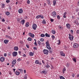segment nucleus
<instances>
[{
  "label": "nucleus",
  "instance_id": "obj_1",
  "mask_svg": "<svg viewBox=\"0 0 79 79\" xmlns=\"http://www.w3.org/2000/svg\"><path fill=\"white\" fill-rule=\"evenodd\" d=\"M46 48L48 50H51V47L50 46V44L48 41L46 42Z\"/></svg>",
  "mask_w": 79,
  "mask_h": 79
},
{
  "label": "nucleus",
  "instance_id": "obj_2",
  "mask_svg": "<svg viewBox=\"0 0 79 79\" xmlns=\"http://www.w3.org/2000/svg\"><path fill=\"white\" fill-rule=\"evenodd\" d=\"M43 52L44 55H48V51L47 49H44L43 50Z\"/></svg>",
  "mask_w": 79,
  "mask_h": 79
},
{
  "label": "nucleus",
  "instance_id": "obj_3",
  "mask_svg": "<svg viewBox=\"0 0 79 79\" xmlns=\"http://www.w3.org/2000/svg\"><path fill=\"white\" fill-rule=\"evenodd\" d=\"M51 16L54 18H56V12L55 11H53L52 12L51 14Z\"/></svg>",
  "mask_w": 79,
  "mask_h": 79
},
{
  "label": "nucleus",
  "instance_id": "obj_4",
  "mask_svg": "<svg viewBox=\"0 0 79 79\" xmlns=\"http://www.w3.org/2000/svg\"><path fill=\"white\" fill-rule=\"evenodd\" d=\"M69 38L70 40H73V39L74 38V37L73 36L71 35L70 34H69Z\"/></svg>",
  "mask_w": 79,
  "mask_h": 79
},
{
  "label": "nucleus",
  "instance_id": "obj_5",
  "mask_svg": "<svg viewBox=\"0 0 79 79\" xmlns=\"http://www.w3.org/2000/svg\"><path fill=\"white\" fill-rule=\"evenodd\" d=\"M37 25L35 24H34L32 25V28L34 30H36V28H37Z\"/></svg>",
  "mask_w": 79,
  "mask_h": 79
},
{
  "label": "nucleus",
  "instance_id": "obj_6",
  "mask_svg": "<svg viewBox=\"0 0 79 79\" xmlns=\"http://www.w3.org/2000/svg\"><path fill=\"white\" fill-rule=\"evenodd\" d=\"M28 35H29V36H31V37H32V38H34L35 36L34 34L31 32H30L28 33Z\"/></svg>",
  "mask_w": 79,
  "mask_h": 79
},
{
  "label": "nucleus",
  "instance_id": "obj_7",
  "mask_svg": "<svg viewBox=\"0 0 79 79\" xmlns=\"http://www.w3.org/2000/svg\"><path fill=\"white\" fill-rule=\"evenodd\" d=\"M73 47L74 48H77V47H79V44H77V43H75L74 44H73Z\"/></svg>",
  "mask_w": 79,
  "mask_h": 79
},
{
  "label": "nucleus",
  "instance_id": "obj_8",
  "mask_svg": "<svg viewBox=\"0 0 79 79\" xmlns=\"http://www.w3.org/2000/svg\"><path fill=\"white\" fill-rule=\"evenodd\" d=\"M35 63L36 64H40V65H41V64H42V63L39 62V61L37 60H35Z\"/></svg>",
  "mask_w": 79,
  "mask_h": 79
},
{
  "label": "nucleus",
  "instance_id": "obj_9",
  "mask_svg": "<svg viewBox=\"0 0 79 79\" xmlns=\"http://www.w3.org/2000/svg\"><path fill=\"white\" fill-rule=\"evenodd\" d=\"M19 13L20 14H21V13H23V9H20L18 10Z\"/></svg>",
  "mask_w": 79,
  "mask_h": 79
},
{
  "label": "nucleus",
  "instance_id": "obj_10",
  "mask_svg": "<svg viewBox=\"0 0 79 79\" xmlns=\"http://www.w3.org/2000/svg\"><path fill=\"white\" fill-rule=\"evenodd\" d=\"M66 26H67V29H70L71 28V25L69 23H67L66 24Z\"/></svg>",
  "mask_w": 79,
  "mask_h": 79
},
{
  "label": "nucleus",
  "instance_id": "obj_11",
  "mask_svg": "<svg viewBox=\"0 0 79 79\" xmlns=\"http://www.w3.org/2000/svg\"><path fill=\"white\" fill-rule=\"evenodd\" d=\"M17 55H18V52H15L13 53L12 55L13 56H16Z\"/></svg>",
  "mask_w": 79,
  "mask_h": 79
},
{
  "label": "nucleus",
  "instance_id": "obj_12",
  "mask_svg": "<svg viewBox=\"0 0 79 79\" xmlns=\"http://www.w3.org/2000/svg\"><path fill=\"white\" fill-rule=\"evenodd\" d=\"M0 60L2 62H3L5 60V58L3 57H2L0 58Z\"/></svg>",
  "mask_w": 79,
  "mask_h": 79
},
{
  "label": "nucleus",
  "instance_id": "obj_13",
  "mask_svg": "<svg viewBox=\"0 0 79 79\" xmlns=\"http://www.w3.org/2000/svg\"><path fill=\"white\" fill-rule=\"evenodd\" d=\"M20 23H22V25H24V24L25 23V20L24 19H23L22 20Z\"/></svg>",
  "mask_w": 79,
  "mask_h": 79
},
{
  "label": "nucleus",
  "instance_id": "obj_14",
  "mask_svg": "<svg viewBox=\"0 0 79 79\" xmlns=\"http://www.w3.org/2000/svg\"><path fill=\"white\" fill-rule=\"evenodd\" d=\"M46 65H44V66L46 67V68H49L50 67V65L48 64V63H47Z\"/></svg>",
  "mask_w": 79,
  "mask_h": 79
},
{
  "label": "nucleus",
  "instance_id": "obj_15",
  "mask_svg": "<svg viewBox=\"0 0 79 79\" xmlns=\"http://www.w3.org/2000/svg\"><path fill=\"white\" fill-rule=\"evenodd\" d=\"M60 54L61 56H65V54L63 53V52L62 51H60Z\"/></svg>",
  "mask_w": 79,
  "mask_h": 79
},
{
  "label": "nucleus",
  "instance_id": "obj_16",
  "mask_svg": "<svg viewBox=\"0 0 79 79\" xmlns=\"http://www.w3.org/2000/svg\"><path fill=\"white\" fill-rule=\"evenodd\" d=\"M8 42H9V40H5L4 41V43H5L6 44H7L8 43Z\"/></svg>",
  "mask_w": 79,
  "mask_h": 79
},
{
  "label": "nucleus",
  "instance_id": "obj_17",
  "mask_svg": "<svg viewBox=\"0 0 79 79\" xmlns=\"http://www.w3.org/2000/svg\"><path fill=\"white\" fill-rule=\"evenodd\" d=\"M16 63V60H14L12 62V64H15Z\"/></svg>",
  "mask_w": 79,
  "mask_h": 79
},
{
  "label": "nucleus",
  "instance_id": "obj_18",
  "mask_svg": "<svg viewBox=\"0 0 79 79\" xmlns=\"http://www.w3.org/2000/svg\"><path fill=\"white\" fill-rule=\"evenodd\" d=\"M26 27H29V22H27L25 24Z\"/></svg>",
  "mask_w": 79,
  "mask_h": 79
},
{
  "label": "nucleus",
  "instance_id": "obj_19",
  "mask_svg": "<svg viewBox=\"0 0 79 79\" xmlns=\"http://www.w3.org/2000/svg\"><path fill=\"white\" fill-rule=\"evenodd\" d=\"M15 73L16 75H17V76H18V75H19V74H20V73H19V72H18V71H16L15 72Z\"/></svg>",
  "mask_w": 79,
  "mask_h": 79
},
{
  "label": "nucleus",
  "instance_id": "obj_20",
  "mask_svg": "<svg viewBox=\"0 0 79 79\" xmlns=\"http://www.w3.org/2000/svg\"><path fill=\"white\" fill-rule=\"evenodd\" d=\"M45 35L46 36V37H50V34H48L47 33H46L45 34Z\"/></svg>",
  "mask_w": 79,
  "mask_h": 79
},
{
  "label": "nucleus",
  "instance_id": "obj_21",
  "mask_svg": "<svg viewBox=\"0 0 79 79\" xmlns=\"http://www.w3.org/2000/svg\"><path fill=\"white\" fill-rule=\"evenodd\" d=\"M5 14L6 15H7V16H9V15H10V12H9L6 11V12L5 13Z\"/></svg>",
  "mask_w": 79,
  "mask_h": 79
},
{
  "label": "nucleus",
  "instance_id": "obj_22",
  "mask_svg": "<svg viewBox=\"0 0 79 79\" xmlns=\"http://www.w3.org/2000/svg\"><path fill=\"white\" fill-rule=\"evenodd\" d=\"M53 5L54 6H55L56 5V1L54 0L53 1Z\"/></svg>",
  "mask_w": 79,
  "mask_h": 79
},
{
  "label": "nucleus",
  "instance_id": "obj_23",
  "mask_svg": "<svg viewBox=\"0 0 79 79\" xmlns=\"http://www.w3.org/2000/svg\"><path fill=\"white\" fill-rule=\"evenodd\" d=\"M6 37L8 38V39H10V40H11V39H12V38H11V37H10V36H9L8 35H6Z\"/></svg>",
  "mask_w": 79,
  "mask_h": 79
},
{
  "label": "nucleus",
  "instance_id": "obj_24",
  "mask_svg": "<svg viewBox=\"0 0 79 79\" xmlns=\"http://www.w3.org/2000/svg\"><path fill=\"white\" fill-rule=\"evenodd\" d=\"M29 54L30 56H33L34 55V53L32 52H30Z\"/></svg>",
  "mask_w": 79,
  "mask_h": 79
},
{
  "label": "nucleus",
  "instance_id": "obj_25",
  "mask_svg": "<svg viewBox=\"0 0 79 79\" xmlns=\"http://www.w3.org/2000/svg\"><path fill=\"white\" fill-rule=\"evenodd\" d=\"M14 50H16L17 51V50H18V48L16 46H15L14 47Z\"/></svg>",
  "mask_w": 79,
  "mask_h": 79
},
{
  "label": "nucleus",
  "instance_id": "obj_26",
  "mask_svg": "<svg viewBox=\"0 0 79 79\" xmlns=\"http://www.w3.org/2000/svg\"><path fill=\"white\" fill-rule=\"evenodd\" d=\"M46 1H47V3L48 5H51V3H50V0H46Z\"/></svg>",
  "mask_w": 79,
  "mask_h": 79
},
{
  "label": "nucleus",
  "instance_id": "obj_27",
  "mask_svg": "<svg viewBox=\"0 0 79 79\" xmlns=\"http://www.w3.org/2000/svg\"><path fill=\"white\" fill-rule=\"evenodd\" d=\"M2 8H5V5L4 4H2Z\"/></svg>",
  "mask_w": 79,
  "mask_h": 79
},
{
  "label": "nucleus",
  "instance_id": "obj_28",
  "mask_svg": "<svg viewBox=\"0 0 79 79\" xmlns=\"http://www.w3.org/2000/svg\"><path fill=\"white\" fill-rule=\"evenodd\" d=\"M40 36L41 37H44L45 36V35H44V34H43L40 35Z\"/></svg>",
  "mask_w": 79,
  "mask_h": 79
},
{
  "label": "nucleus",
  "instance_id": "obj_29",
  "mask_svg": "<svg viewBox=\"0 0 79 79\" xmlns=\"http://www.w3.org/2000/svg\"><path fill=\"white\" fill-rule=\"evenodd\" d=\"M42 23L43 24H46V21H45V19H43V20L42 21Z\"/></svg>",
  "mask_w": 79,
  "mask_h": 79
},
{
  "label": "nucleus",
  "instance_id": "obj_30",
  "mask_svg": "<svg viewBox=\"0 0 79 79\" xmlns=\"http://www.w3.org/2000/svg\"><path fill=\"white\" fill-rule=\"evenodd\" d=\"M60 79H65V78L63 76H60L59 77Z\"/></svg>",
  "mask_w": 79,
  "mask_h": 79
},
{
  "label": "nucleus",
  "instance_id": "obj_31",
  "mask_svg": "<svg viewBox=\"0 0 79 79\" xmlns=\"http://www.w3.org/2000/svg\"><path fill=\"white\" fill-rule=\"evenodd\" d=\"M27 74H25V77H24V79H27Z\"/></svg>",
  "mask_w": 79,
  "mask_h": 79
},
{
  "label": "nucleus",
  "instance_id": "obj_32",
  "mask_svg": "<svg viewBox=\"0 0 79 79\" xmlns=\"http://www.w3.org/2000/svg\"><path fill=\"white\" fill-rule=\"evenodd\" d=\"M27 40H28V41H31L32 39H31L30 37H28L27 39Z\"/></svg>",
  "mask_w": 79,
  "mask_h": 79
},
{
  "label": "nucleus",
  "instance_id": "obj_33",
  "mask_svg": "<svg viewBox=\"0 0 79 79\" xmlns=\"http://www.w3.org/2000/svg\"><path fill=\"white\" fill-rule=\"evenodd\" d=\"M52 34H55V30H52Z\"/></svg>",
  "mask_w": 79,
  "mask_h": 79
},
{
  "label": "nucleus",
  "instance_id": "obj_34",
  "mask_svg": "<svg viewBox=\"0 0 79 79\" xmlns=\"http://www.w3.org/2000/svg\"><path fill=\"white\" fill-rule=\"evenodd\" d=\"M37 43H38V44H39V46H40V44H41V42H40V41L38 40L37 41Z\"/></svg>",
  "mask_w": 79,
  "mask_h": 79
},
{
  "label": "nucleus",
  "instance_id": "obj_35",
  "mask_svg": "<svg viewBox=\"0 0 79 79\" xmlns=\"http://www.w3.org/2000/svg\"><path fill=\"white\" fill-rule=\"evenodd\" d=\"M73 60L75 62V63H76V59L75 58H73Z\"/></svg>",
  "mask_w": 79,
  "mask_h": 79
},
{
  "label": "nucleus",
  "instance_id": "obj_36",
  "mask_svg": "<svg viewBox=\"0 0 79 79\" xmlns=\"http://www.w3.org/2000/svg\"><path fill=\"white\" fill-rule=\"evenodd\" d=\"M66 71V69L65 68H64L63 69V73H64V71Z\"/></svg>",
  "mask_w": 79,
  "mask_h": 79
},
{
  "label": "nucleus",
  "instance_id": "obj_37",
  "mask_svg": "<svg viewBox=\"0 0 79 79\" xmlns=\"http://www.w3.org/2000/svg\"><path fill=\"white\" fill-rule=\"evenodd\" d=\"M6 3H9L10 2V0H6Z\"/></svg>",
  "mask_w": 79,
  "mask_h": 79
},
{
  "label": "nucleus",
  "instance_id": "obj_38",
  "mask_svg": "<svg viewBox=\"0 0 79 79\" xmlns=\"http://www.w3.org/2000/svg\"><path fill=\"white\" fill-rule=\"evenodd\" d=\"M40 15H39L36 16V18L37 19H39V18H40Z\"/></svg>",
  "mask_w": 79,
  "mask_h": 79
},
{
  "label": "nucleus",
  "instance_id": "obj_39",
  "mask_svg": "<svg viewBox=\"0 0 79 79\" xmlns=\"http://www.w3.org/2000/svg\"><path fill=\"white\" fill-rule=\"evenodd\" d=\"M57 18L58 19H60V15H58L57 16Z\"/></svg>",
  "mask_w": 79,
  "mask_h": 79
},
{
  "label": "nucleus",
  "instance_id": "obj_40",
  "mask_svg": "<svg viewBox=\"0 0 79 79\" xmlns=\"http://www.w3.org/2000/svg\"><path fill=\"white\" fill-rule=\"evenodd\" d=\"M34 45L35 46H37L38 44H37V41H35V42L34 43Z\"/></svg>",
  "mask_w": 79,
  "mask_h": 79
},
{
  "label": "nucleus",
  "instance_id": "obj_41",
  "mask_svg": "<svg viewBox=\"0 0 79 79\" xmlns=\"http://www.w3.org/2000/svg\"><path fill=\"white\" fill-rule=\"evenodd\" d=\"M40 40L41 42H44V39L43 38H41L40 39Z\"/></svg>",
  "mask_w": 79,
  "mask_h": 79
},
{
  "label": "nucleus",
  "instance_id": "obj_42",
  "mask_svg": "<svg viewBox=\"0 0 79 79\" xmlns=\"http://www.w3.org/2000/svg\"><path fill=\"white\" fill-rule=\"evenodd\" d=\"M66 66L67 67V68H68L69 66V64L67 63V64Z\"/></svg>",
  "mask_w": 79,
  "mask_h": 79
},
{
  "label": "nucleus",
  "instance_id": "obj_43",
  "mask_svg": "<svg viewBox=\"0 0 79 79\" xmlns=\"http://www.w3.org/2000/svg\"><path fill=\"white\" fill-rule=\"evenodd\" d=\"M72 76L73 77H75V75H74V74L72 73Z\"/></svg>",
  "mask_w": 79,
  "mask_h": 79
},
{
  "label": "nucleus",
  "instance_id": "obj_44",
  "mask_svg": "<svg viewBox=\"0 0 79 79\" xmlns=\"http://www.w3.org/2000/svg\"><path fill=\"white\" fill-rule=\"evenodd\" d=\"M17 61H20L21 60V58H19L17 59Z\"/></svg>",
  "mask_w": 79,
  "mask_h": 79
},
{
  "label": "nucleus",
  "instance_id": "obj_45",
  "mask_svg": "<svg viewBox=\"0 0 79 79\" xmlns=\"http://www.w3.org/2000/svg\"><path fill=\"white\" fill-rule=\"evenodd\" d=\"M40 18H41V19H44V16L43 15H40Z\"/></svg>",
  "mask_w": 79,
  "mask_h": 79
},
{
  "label": "nucleus",
  "instance_id": "obj_46",
  "mask_svg": "<svg viewBox=\"0 0 79 79\" xmlns=\"http://www.w3.org/2000/svg\"><path fill=\"white\" fill-rule=\"evenodd\" d=\"M49 52L50 53L52 54V53H53V52H52V51H51V50H49Z\"/></svg>",
  "mask_w": 79,
  "mask_h": 79
},
{
  "label": "nucleus",
  "instance_id": "obj_47",
  "mask_svg": "<svg viewBox=\"0 0 79 79\" xmlns=\"http://www.w3.org/2000/svg\"><path fill=\"white\" fill-rule=\"evenodd\" d=\"M52 39H55V36L53 35H52Z\"/></svg>",
  "mask_w": 79,
  "mask_h": 79
},
{
  "label": "nucleus",
  "instance_id": "obj_48",
  "mask_svg": "<svg viewBox=\"0 0 79 79\" xmlns=\"http://www.w3.org/2000/svg\"><path fill=\"white\" fill-rule=\"evenodd\" d=\"M27 3H28V4H30V1H29V0H28V1H27Z\"/></svg>",
  "mask_w": 79,
  "mask_h": 79
},
{
  "label": "nucleus",
  "instance_id": "obj_49",
  "mask_svg": "<svg viewBox=\"0 0 79 79\" xmlns=\"http://www.w3.org/2000/svg\"><path fill=\"white\" fill-rule=\"evenodd\" d=\"M26 46L28 48H29V45L28 44H26Z\"/></svg>",
  "mask_w": 79,
  "mask_h": 79
},
{
  "label": "nucleus",
  "instance_id": "obj_50",
  "mask_svg": "<svg viewBox=\"0 0 79 79\" xmlns=\"http://www.w3.org/2000/svg\"><path fill=\"white\" fill-rule=\"evenodd\" d=\"M58 42L59 43H58V45L60 44V40H58Z\"/></svg>",
  "mask_w": 79,
  "mask_h": 79
},
{
  "label": "nucleus",
  "instance_id": "obj_51",
  "mask_svg": "<svg viewBox=\"0 0 79 79\" xmlns=\"http://www.w3.org/2000/svg\"><path fill=\"white\" fill-rule=\"evenodd\" d=\"M42 72L44 73V74H46V72L45 71H43Z\"/></svg>",
  "mask_w": 79,
  "mask_h": 79
},
{
  "label": "nucleus",
  "instance_id": "obj_52",
  "mask_svg": "<svg viewBox=\"0 0 79 79\" xmlns=\"http://www.w3.org/2000/svg\"><path fill=\"white\" fill-rule=\"evenodd\" d=\"M2 22H5V19H2Z\"/></svg>",
  "mask_w": 79,
  "mask_h": 79
},
{
  "label": "nucleus",
  "instance_id": "obj_53",
  "mask_svg": "<svg viewBox=\"0 0 79 79\" xmlns=\"http://www.w3.org/2000/svg\"><path fill=\"white\" fill-rule=\"evenodd\" d=\"M54 20H53V19H51V22H53Z\"/></svg>",
  "mask_w": 79,
  "mask_h": 79
},
{
  "label": "nucleus",
  "instance_id": "obj_54",
  "mask_svg": "<svg viewBox=\"0 0 79 79\" xmlns=\"http://www.w3.org/2000/svg\"><path fill=\"white\" fill-rule=\"evenodd\" d=\"M33 49H34V50H37V48H36V47H34L33 48Z\"/></svg>",
  "mask_w": 79,
  "mask_h": 79
},
{
  "label": "nucleus",
  "instance_id": "obj_55",
  "mask_svg": "<svg viewBox=\"0 0 79 79\" xmlns=\"http://www.w3.org/2000/svg\"><path fill=\"white\" fill-rule=\"evenodd\" d=\"M77 34H79V30H77Z\"/></svg>",
  "mask_w": 79,
  "mask_h": 79
},
{
  "label": "nucleus",
  "instance_id": "obj_56",
  "mask_svg": "<svg viewBox=\"0 0 79 79\" xmlns=\"http://www.w3.org/2000/svg\"><path fill=\"white\" fill-rule=\"evenodd\" d=\"M9 8L10 10H11V7L10 6H9Z\"/></svg>",
  "mask_w": 79,
  "mask_h": 79
},
{
  "label": "nucleus",
  "instance_id": "obj_57",
  "mask_svg": "<svg viewBox=\"0 0 79 79\" xmlns=\"http://www.w3.org/2000/svg\"><path fill=\"white\" fill-rule=\"evenodd\" d=\"M18 70H19L20 71V72H21L23 71V69H18Z\"/></svg>",
  "mask_w": 79,
  "mask_h": 79
},
{
  "label": "nucleus",
  "instance_id": "obj_58",
  "mask_svg": "<svg viewBox=\"0 0 79 79\" xmlns=\"http://www.w3.org/2000/svg\"><path fill=\"white\" fill-rule=\"evenodd\" d=\"M59 27L60 28V29H62V27H61V26H59Z\"/></svg>",
  "mask_w": 79,
  "mask_h": 79
},
{
  "label": "nucleus",
  "instance_id": "obj_59",
  "mask_svg": "<svg viewBox=\"0 0 79 79\" xmlns=\"http://www.w3.org/2000/svg\"><path fill=\"white\" fill-rule=\"evenodd\" d=\"M17 21H18V22H20V19H17Z\"/></svg>",
  "mask_w": 79,
  "mask_h": 79
},
{
  "label": "nucleus",
  "instance_id": "obj_60",
  "mask_svg": "<svg viewBox=\"0 0 79 79\" xmlns=\"http://www.w3.org/2000/svg\"><path fill=\"white\" fill-rule=\"evenodd\" d=\"M74 24H76V23H77V21H75V22H74Z\"/></svg>",
  "mask_w": 79,
  "mask_h": 79
},
{
  "label": "nucleus",
  "instance_id": "obj_61",
  "mask_svg": "<svg viewBox=\"0 0 79 79\" xmlns=\"http://www.w3.org/2000/svg\"><path fill=\"white\" fill-rule=\"evenodd\" d=\"M15 64H12V65H11V67H14V66H15Z\"/></svg>",
  "mask_w": 79,
  "mask_h": 79
},
{
  "label": "nucleus",
  "instance_id": "obj_62",
  "mask_svg": "<svg viewBox=\"0 0 79 79\" xmlns=\"http://www.w3.org/2000/svg\"><path fill=\"white\" fill-rule=\"evenodd\" d=\"M42 62L43 63V64H45V62H44V60H42Z\"/></svg>",
  "mask_w": 79,
  "mask_h": 79
},
{
  "label": "nucleus",
  "instance_id": "obj_63",
  "mask_svg": "<svg viewBox=\"0 0 79 79\" xmlns=\"http://www.w3.org/2000/svg\"><path fill=\"white\" fill-rule=\"evenodd\" d=\"M77 77H79V74H78L77 75Z\"/></svg>",
  "mask_w": 79,
  "mask_h": 79
},
{
  "label": "nucleus",
  "instance_id": "obj_64",
  "mask_svg": "<svg viewBox=\"0 0 79 79\" xmlns=\"http://www.w3.org/2000/svg\"><path fill=\"white\" fill-rule=\"evenodd\" d=\"M77 5L78 6H79V1H78Z\"/></svg>",
  "mask_w": 79,
  "mask_h": 79
}]
</instances>
